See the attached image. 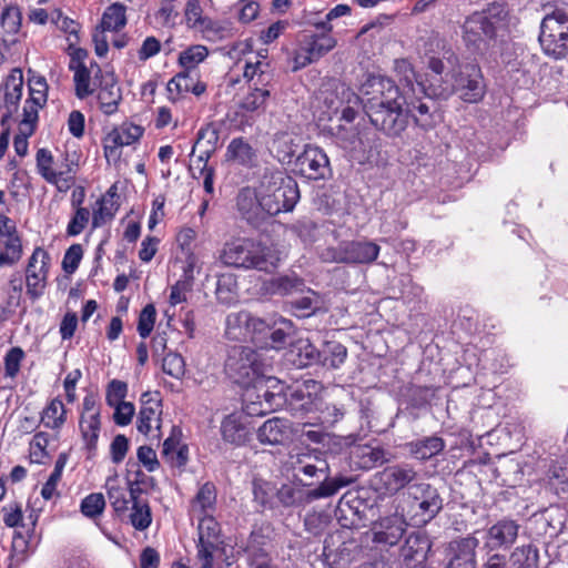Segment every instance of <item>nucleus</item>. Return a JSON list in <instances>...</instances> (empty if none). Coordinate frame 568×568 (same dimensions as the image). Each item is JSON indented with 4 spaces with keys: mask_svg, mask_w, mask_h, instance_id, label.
I'll return each instance as SVG.
<instances>
[{
    "mask_svg": "<svg viewBox=\"0 0 568 568\" xmlns=\"http://www.w3.org/2000/svg\"><path fill=\"white\" fill-rule=\"evenodd\" d=\"M361 92V104L376 129L389 136H398L406 129L408 120L404 105H414V100L393 80L369 77L362 84Z\"/></svg>",
    "mask_w": 568,
    "mask_h": 568,
    "instance_id": "nucleus-1",
    "label": "nucleus"
},
{
    "mask_svg": "<svg viewBox=\"0 0 568 568\" xmlns=\"http://www.w3.org/2000/svg\"><path fill=\"white\" fill-rule=\"evenodd\" d=\"M515 24V18L506 4L489 3L466 18L463 23V42L475 54L496 55L501 51Z\"/></svg>",
    "mask_w": 568,
    "mask_h": 568,
    "instance_id": "nucleus-2",
    "label": "nucleus"
},
{
    "mask_svg": "<svg viewBox=\"0 0 568 568\" xmlns=\"http://www.w3.org/2000/svg\"><path fill=\"white\" fill-rule=\"evenodd\" d=\"M284 256L277 245L237 237L224 244L220 258L227 266L271 273L278 267Z\"/></svg>",
    "mask_w": 568,
    "mask_h": 568,
    "instance_id": "nucleus-3",
    "label": "nucleus"
},
{
    "mask_svg": "<svg viewBox=\"0 0 568 568\" xmlns=\"http://www.w3.org/2000/svg\"><path fill=\"white\" fill-rule=\"evenodd\" d=\"M257 187L268 216L292 211L300 199L297 183L281 170L266 169Z\"/></svg>",
    "mask_w": 568,
    "mask_h": 568,
    "instance_id": "nucleus-4",
    "label": "nucleus"
},
{
    "mask_svg": "<svg viewBox=\"0 0 568 568\" xmlns=\"http://www.w3.org/2000/svg\"><path fill=\"white\" fill-rule=\"evenodd\" d=\"M485 83L480 68L475 63L460 65L458 71L452 73V81L445 84H430L428 94L448 98L458 92L465 102L476 103L485 95Z\"/></svg>",
    "mask_w": 568,
    "mask_h": 568,
    "instance_id": "nucleus-5",
    "label": "nucleus"
},
{
    "mask_svg": "<svg viewBox=\"0 0 568 568\" xmlns=\"http://www.w3.org/2000/svg\"><path fill=\"white\" fill-rule=\"evenodd\" d=\"M243 400L247 414L258 416L283 407L286 395L281 382L265 374L245 389Z\"/></svg>",
    "mask_w": 568,
    "mask_h": 568,
    "instance_id": "nucleus-6",
    "label": "nucleus"
},
{
    "mask_svg": "<svg viewBox=\"0 0 568 568\" xmlns=\"http://www.w3.org/2000/svg\"><path fill=\"white\" fill-rule=\"evenodd\" d=\"M267 366L260 354L247 346L231 347L225 361L226 374L245 389L266 374Z\"/></svg>",
    "mask_w": 568,
    "mask_h": 568,
    "instance_id": "nucleus-7",
    "label": "nucleus"
},
{
    "mask_svg": "<svg viewBox=\"0 0 568 568\" xmlns=\"http://www.w3.org/2000/svg\"><path fill=\"white\" fill-rule=\"evenodd\" d=\"M361 106V98L349 88L341 84L335 91L325 92L322 97L321 113L318 115L320 125L346 122L352 123L355 120Z\"/></svg>",
    "mask_w": 568,
    "mask_h": 568,
    "instance_id": "nucleus-8",
    "label": "nucleus"
},
{
    "mask_svg": "<svg viewBox=\"0 0 568 568\" xmlns=\"http://www.w3.org/2000/svg\"><path fill=\"white\" fill-rule=\"evenodd\" d=\"M539 42L549 57L561 59L568 54V4L542 19Z\"/></svg>",
    "mask_w": 568,
    "mask_h": 568,
    "instance_id": "nucleus-9",
    "label": "nucleus"
},
{
    "mask_svg": "<svg viewBox=\"0 0 568 568\" xmlns=\"http://www.w3.org/2000/svg\"><path fill=\"white\" fill-rule=\"evenodd\" d=\"M408 509L414 525L422 526L430 521L442 509L443 500L436 488L427 483L413 484L407 488Z\"/></svg>",
    "mask_w": 568,
    "mask_h": 568,
    "instance_id": "nucleus-10",
    "label": "nucleus"
},
{
    "mask_svg": "<svg viewBox=\"0 0 568 568\" xmlns=\"http://www.w3.org/2000/svg\"><path fill=\"white\" fill-rule=\"evenodd\" d=\"M323 130L327 131L335 139V142L349 153L352 159L358 162L366 159L367 151L371 148L369 142L365 134L352 123H332L323 125Z\"/></svg>",
    "mask_w": 568,
    "mask_h": 568,
    "instance_id": "nucleus-11",
    "label": "nucleus"
},
{
    "mask_svg": "<svg viewBox=\"0 0 568 568\" xmlns=\"http://www.w3.org/2000/svg\"><path fill=\"white\" fill-rule=\"evenodd\" d=\"M336 40L328 33L306 36L293 55V70L297 71L320 60L336 47Z\"/></svg>",
    "mask_w": 568,
    "mask_h": 568,
    "instance_id": "nucleus-12",
    "label": "nucleus"
},
{
    "mask_svg": "<svg viewBox=\"0 0 568 568\" xmlns=\"http://www.w3.org/2000/svg\"><path fill=\"white\" fill-rule=\"evenodd\" d=\"M293 333L292 322L280 318L273 324L261 322L255 323V345L261 349H281L283 348Z\"/></svg>",
    "mask_w": 568,
    "mask_h": 568,
    "instance_id": "nucleus-13",
    "label": "nucleus"
},
{
    "mask_svg": "<svg viewBox=\"0 0 568 568\" xmlns=\"http://www.w3.org/2000/svg\"><path fill=\"white\" fill-rule=\"evenodd\" d=\"M197 518V559L201 562V568H213V555L220 544L221 528L212 515H205Z\"/></svg>",
    "mask_w": 568,
    "mask_h": 568,
    "instance_id": "nucleus-14",
    "label": "nucleus"
},
{
    "mask_svg": "<svg viewBox=\"0 0 568 568\" xmlns=\"http://www.w3.org/2000/svg\"><path fill=\"white\" fill-rule=\"evenodd\" d=\"M50 256L41 247H37L29 258L26 270L27 293L32 300L39 298L45 288Z\"/></svg>",
    "mask_w": 568,
    "mask_h": 568,
    "instance_id": "nucleus-15",
    "label": "nucleus"
},
{
    "mask_svg": "<svg viewBox=\"0 0 568 568\" xmlns=\"http://www.w3.org/2000/svg\"><path fill=\"white\" fill-rule=\"evenodd\" d=\"M141 408L138 415L136 428L143 435L160 437L162 405L158 392H144L140 398Z\"/></svg>",
    "mask_w": 568,
    "mask_h": 568,
    "instance_id": "nucleus-16",
    "label": "nucleus"
},
{
    "mask_svg": "<svg viewBox=\"0 0 568 568\" xmlns=\"http://www.w3.org/2000/svg\"><path fill=\"white\" fill-rule=\"evenodd\" d=\"M294 170L310 180L324 179L329 173V160L321 148L307 145L296 158Z\"/></svg>",
    "mask_w": 568,
    "mask_h": 568,
    "instance_id": "nucleus-17",
    "label": "nucleus"
},
{
    "mask_svg": "<svg viewBox=\"0 0 568 568\" xmlns=\"http://www.w3.org/2000/svg\"><path fill=\"white\" fill-rule=\"evenodd\" d=\"M243 78L248 83L250 88L270 89L274 78V70L266 50L258 51L245 58Z\"/></svg>",
    "mask_w": 568,
    "mask_h": 568,
    "instance_id": "nucleus-18",
    "label": "nucleus"
},
{
    "mask_svg": "<svg viewBox=\"0 0 568 568\" xmlns=\"http://www.w3.org/2000/svg\"><path fill=\"white\" fill-rule=\"evenodd\" d=\"M22 256V242L14 221L0 214V267L16 264Z\"/></svg>",
    "mask_w": 568,
    "mask_h": 568,
    "instance_id": "nucleus-19",
    "label": "nucleus"
},
{
    "mask_svg": "<svg viewBox=\"0 0 568 568\" xmlns=\"http://www.w3.org/2000/svg\"><path fill=\"white\" fill-rule=\"evenodd\" d=\"M23 74L20 69H13L0 85V111L2 125L18 111L22 97Z\"/></svg>",
    "mask_w": 568,
    "mask_h": 568,
    "instance_id": "nucleus-20",
    "label": "nucleus"
},
{
    "mask_svg": "<svg viewBox=\"0 0 568 568\" xmlns=\"http://www.w3.org/2000/svg\"><path fill=\"white\" fill-rule=\"evenodd\" d=\"M407 523L402 515L394 514L375 521L367 532L372 541L383 546H395L406 531Z\"/></svg>",
    "mask_w": 568,
    "mask_h": 568,
    "instance_id": "nucleus-21",
    "label": "nucleus"
},
{
    "mask_svg": "<svg viewBox=\"0 0 568 568\" xmlns=\"http://www.w3.org/2000/svg\"><path fill=\"white\" fill-rule=\"evenodd\" d=\"M381 247L372 241H349L339 245L336 262L348 264H369L373 263Z\"/></svg>",
    "mask_w": 568,
    "mask_h": 568,
    "instance_id": "nucleus-22",
    "label": "nucleus"
},
{
    "mask_svg": "<svg viewBox=\"0 0 568 568\" xmlns=\"http://www.w3.org/2000/svg\"><path fill=\"white\" fill-rule=\"evenodd\" d=\"M53 156L47 149H40L37 152V169L39 174L48 182L53 184L59 192H67L73 184L74 178L72 169L65 164V170L52 169Z\"/></svg>",
    "mask_w": 568,
    "mask_h": 568,
    "instance_id": "nucleus-23",
    "label": "nucleus"
},
{
    "mask_svg": "<svg viewBox=\"0 0 568 568\" xmlns=\"http://www.w3.org/2000/svg\"><path fill=\"white\" fill-rule=\"evenodd\" d=\"M143 134L140 125L123 123L113 129L104 140V154L108 160L120 158V149L136 142Z\"/></svg>",
    "mask_w": 568,
    "mask_h": 568,
    "instance_id": "nucleus-24",
    "label": "nucleus"
},
{
    "mask_svg": "<svg viewBox=\"0 0 568 568\" xmlns=\"http://www.w3.org/2000/svg\"><path fill=\"white\" fill-rule=\"evenodd\" d=\"M258 187H244L236 197V206L242 215L250 224L260 225L268 217Z\"/></svg>",
    "mask_w": 568,
    "mask_h": 568,
    "instance_id": "nucleus-25",
    "label": "nucleus"
},
{
    "mask_svg": "<svg viewBox=\"0 0 568 568\" xmlns=\"http://www.w3.org/2000/svg\"><path fill=\"white\" fill-rule=\"evenodd\" d=\"M479 541L474 536L454 540L449 544V560L445 568H476V548Z\"/></svg>",
    "mask_w": 568,
    "mask_h": 568,
    "instance_id": "nucleus-26",
    "label": "nucleus"
},
{
    "mask_svg": "<svg viewBox=\"0 0 568 568\" xmlns=\"http://www.w3.org/2000/svg\"><path fill=\"white\" fill-rule=\"evenodd\" d=\"M261 318L252 316L248 312L230 313L225 320V335L232 341L251 339L255 343V323Z\"/></svg>",
    "mask_w": 568,
    "mask_h": 568,
    "instance_id": "nucleus-27",
    "label": "nucleus"
},
{
    "mask_svg": "<svg viewBox=\"0 0 568 568\" xmlns=\"http://www.w3.org/2000/svg\"><path fill=\"white\" fill-rule=\"evenodd\" d=\"M169 99L176 101L185 93H193L199 97L206 90V84L200 81L197 71L185 70L173 77L166 85Z\"/></svg>",
    "mask_w": 568,
    "mask_h": 568,
    "instance_id": "nucleus-28",
    "label": "nucleus"
},
{
    "mask_svg": "<svg viewBox=\"0 0 568 568\" xmlns=\"http://www.w3.org/2000/svg\"><path fill=\"white\" fill-rule=\"evenodd\" d=\"M417 473L407 465H393L386 467L378 475V480L388 493H397L405 487H409L416 479Z\"/></svg>",
    "mask_w": 568,
    "mask_h": 568,
    "instance_id": "nucleus-29",
    "label": "nucleus"
},
{
    "mask_svg": "<svg viewBox=\"0 0 568 568\" xmlns=\"http://www.w3.org/2000/svg\"><path fill=\"white\" fill-rule=\"evenodd\" d=\"M518 530L519 525L515 520H499L487 530L485 547L490 550L509 548L516 541Z\"/></svg>",
    "mask_w": 568,
    "mask_h": 568,
    "instance_id": "nucleus-30",
    "label": "nucleus"
},
{
    "mask_svg": "<svg viewBox=\"0 0 568 568\" xmlns=\"http://www.w3.org/2000/svg\"><path fill=\"white\" fill-rule=\"evenodd\" d=\"M293 429L290 420L274 417L267 419L257 432L258 440L262 444L282 445L291 440Z\"/></svg>",
    "mask_w": 568,
    "mask_h": 568,
    "instance_id": "nucleus-31",
    "label": "nucleus"
},
{
    "mask_svg": "<svg viewBox=\"0 0 568 568\" xmlns=\"http://www.w3.org/2000/svg\"><path fill=\"white\" fill-rule=\"evenodd\" d=\"M121 99V90L116 84L114 74L110 72L101 74L98 101L102 112L106 115L115 113Z\"/></svg>",
    "mask_w": 568,
    "mask_h": 568,
    "instance_id": "nucleus-32",
    "label": "nucleus"
},
{
    "mask_svg": "<svg viewBox=\"0 0 568 568\" xmlns=\"http://www.w3.org/2000/svg\"><path fill=\"white\" fill-rule=\"evenodd\" d=\"M129 493L132 501V511L129 516L130 523L136 530H145L152 523L150 506L146 500L140 498L142 489L136 484L130 483Z\"/></svg>",
    "mask_w": 568,
    "mask_h": 568,
    "instance_id": "nucleus-33",
    "label": "nucleus"
},
{
    "mask_svg": "<svg viewBox=\"0 0 568 568\" xmlns=\"http://www.w3.org/2000/svg\"><path fill=\"white\" fill-rule=\"evenodd\" d=\"M425 97H427L429 99L435 98L434 95H430L427 93H417V97H414L410 93V98L414 100V105L405 104L406 105L405 113H406V115L408 113L412 114L416 124L418 126H420L422 129L430 130L436 125L438 116L435 114V112H433L430 110L432 106L427 102L422 101L423 98H425Z\"/></svg>",
    "mask_w": 568,
    "mask_h": 568,
    "instance_id": "nucleus-34",
    "label": "nucleus"
},
{
    "mask_svg": "<svg viewBox=\"0 0 568 568\" xmlns=\"http://www.w3.org/2000/svg\"><path fill=\"white\" fill-rule=\"evenodd\" d=\"M221 435L225 443L242 446L247 442L250 432L241 416L231 414L222 420Z\"/></svg>",
    "mask_w": 568,
    "mask_h": 568,
    "instance_id": "nucleus-35",
    "label": "nucleus"
},
{
    "mask_svg": "<svg viewBox=\"0 0 568 568\" xmlns=\"http://www.w3.org/2000/svg\"><path fill=\"white\" fill-rule=\"evenodd\" d=\"M276 496L284 507L305 506L318 499L316 488L305 490L293 485H282L277 490Z\"/></svg>",
    "mask_w": 568,
    "mask_h": 568,
    "instance_id": "nucleus-36",
    "label": "nucleus"
},
{
    "mask_svg": "<svg viewBox=\"0 0 568 568\" xmlns=\"http://www.w3.org/2000/svg\"><path fill=\"white\" fill-rule=\"evenodd\" d=\"M395 70L400 77L399 81L403 85V91L406 92L407 97H410V93L414 97H417V93L428 94L429 85L426 88L425 84L417 79L412 64L407 60H397L395 62Z\"/></svg>",
    "mask_w": 568,
    "mask_h": 568,
    "instance_id": "nucleus-37",
    "label": "nucleus"
},
{
    "mask_svg": "<svg viewBox=\"0 0 568 568\" xmlns=\"http://www.w3.org/2000/svg\"><path fill=\"white\" fill-rule=\"evenodd\" d=\"M216 504V488L212 483L203 484L191 501V514L201 517L212 515Z\"/></svg>",
    "mask_w": 568,
    "mask_h": 568,
    "instance_id": "nucleus-38",
    "label": "nucleus"
},
{
    "mask_svg": "<svg viewBox=\"0 0 568 568\" xmlns=\"http://www.w3.org/2000/svg\"><path fill=\"white\" fill-rule=\"evenodd\" d=\"M430 549L428 538L420 532L409 534L400 549L405 561H422Z\"/></svg>",
    "mask_w": 568,
    "mask_h": 568,
    "instance_id": "nucleus-39",
    "label": "nucleus"
},
{
    "mask_svg": "<svg viewBox=\"0 0 568 568\" xmlns=\"http://www.w3.org/2000/svg\"><path fill=\"white\" fill-rule=\"evenodd\" d=\"M162 454L172 466L183 467L186 465L189 449L186 445L181 444L180 433L178 434L175 429L164 440Z\"/></svg>",
    "mask_w": 568,
    "mask_h": 568,
    "instance_id": "nucleus-40",
    "label": "nucleus"
},
{
    "mask_svg": "<svg viewBox=\"0 0 568 568\" xmlns=\"http://www.w3.org/2000/svg\"><path fill=\"white\" fill-rule=\"evenodd\" d=\"M290 354L298 367L310 366L322 358V353L307 338H300L293 343Z\"/></svg>",
    "mask_w": 568,
    "mask_h": 568,
    "instance_id": "nucleus-41",
    "label": "nucleus"
},
{
    "mask_svg": "<svg viewBox=\"0 0 568 568\" xmlns=\"http://www.w3.org/2000/svg\"><path fill=\"white\" fill-rule=\"evenodd\" d=\"M270 97L271 90L267 88H250V91L239 103L241 114L246 115L248 113L264 111Z\"/></svg>",
    "mask_w": 568,
    "mask_h": 568,
    "instance_id": "nucleus-42",
    "label": "nucleus"
},
{
    "mask_svg": "<svg viewBox=\"0 0 568 568\" xmlns=\"http://www.w3.org/2000/svg\"><path fill=\"white\" fill-rule=\"evenodd\" d=\"M226 158L236 164L252 166L256 160L253 148L242 138L233 139L226 150Z\"/></svg>",
    "mask_w": 568,
    "mask_h": 568,
    "instance_id": "nucleus-43",
    "label": "nucleus"
},
{
    "mask_svg": "<svg viewBox=\"0 0 568 568\" xmlns=\"http://www.w3.org/2000/svg\"><path fill=\"white\" fill-rule=\"evenodd\" d=\"M126 24V7L120 2L109 6L103 12L100 28L103 31L116 32Z\"/></svg>",
    "mask_w": 568,
    "mask_h": 568,
    "instance_id": "nucleus-44",
    "label": "nucleus"
},
{
    "mask_svg": "<svg viewBox=\"0 0 568 568\" xmlns=\"http://www.w3.org/2000/svg\"><path fill=\"white\" fill-rule=\"evenodd\" d=\"M292 307L300 317H308L317 312L327 311L324 300L315 292L296 298L292 302Z\"/></svg>",
    "mask_w": 568,
    "mask_h": 568,
    "instance_id": "nucleus-45",
    "label": "nucleus"
},
{
    "mask_svg": "<svg viewBox=\"0 0 568 568\" xmlns=\"http://www.w3.org/2000/svg\"><path fill=\"white\" fill-rule=\"evenodd\" d=\"M67 420V409L60 398H53L41 413V423L51 429H60Z\"/></svg>",
    "mask_w": 568,
    "mask_h": 568,
    "instance_id": "nucleus-46",
    "label": "nucleus"
},
{
    "mask_svg": "<svg viewBox=\"0 0 568 568\" xmlns=\"http://www.w3.org/2000/svg\"><path fill=\"white\" fill-rule=\"evenodd\" d=\"M100 413L89 412V414H82L80 419V429L88 449L92 450L97 446V442L100 433Z\"/></svg>",
    "mask_w": 568,
    "mask_h": 568,
    "instance_id": "nucleus-47",
    "label": "nucleus"
},
{
    "mask_svg": "<svg viewBox=\"0 0 568 568\" xmlns=\"http://www.w3.org/2000/svg\"><path fill=\"white\" fill-rule=\"evenodd\" d=\"M293 469L296 474H303L308 478L315 477L318 473L328 474L329 467L326 460L316 456L303 455L297 457L293 464Z\"/></svg>",
    "mask_w": 568,
    "mask_h": 568,
    "instance_id": "nucleus-48",
    "label": "nucleus"
},
{
    "mask_svg": "<svg viewBox=\"0 0 568 568\" xmlns=\"http://www.w3.org/2000/svg\"><path fill=\"white\" fill-rule=\"evenodd\" d=\"M108 498L111 506L118 515L124 514L129 509L130 497L126 489L118 484L116 477L108 478L105 483Z\"/></svg>",
    "mask_w": 568,
    "mask_h": 568,
    "instance_id": "nucleus-49",
    "label": "nucleus"
},
{
    "mask_svg": "<svg viewBox=\"0 0 568 568\" xmlns=\"http://www.w3.org/2000/svg\"><path fill=\"white\" fill-rule=\"evenodd\" d=\"M74 71V83H75V94L80 99H83L90 95L93 92V88L91 85V73H94V78L101 79L102 71L98 64H91V70L85 68L75 69Z\"/></svg>",
    "mask_w": 568,
    "mask_h": 568,
    "instance_id": "nucleus-50",
    "label": "nucleus"
},
{
    "mask_svg": "<svg viewBox=\"0 0 568 568\" xmlns=\"http://www.w3.org/2000/svg\"><path fill=\"white\" fill-rule=\"evenodd\" d=\"M209 55V50L205 45L194 44L179 54V62L185 70L196 71V67L203 62Z\"/></svg>",
    "mask_w": 568,
    "mask_h": 568,
    "instance_id": "nucleus-51",
    "label": "nucleus"
},
{
    "mask_svg": "<svg viewBox=\"0 0 568 568\" xmlns=\"http://www.w3.org/2000/svg\"><path fill=\"white\" fill-rule=\"evenodd\" d=\"M97 204L98 209L92 214L93 227H100L112 220L119 209L118 201H112V196H102Z\"/></svg>",
    "mask_w": 568,
    "mask_h": 568,
    "instance_id": "nucleus-52",
    "label": "nucleus"
},
{
    "mask_svg": "<svg viewBox=\"0 0 568 568\" xmlns=\"http://www.w3.org/2000/svg\"><path fill=\"white\" fill-rule=\"evenodd\" d=\"M354 481L355 479L353 477L338 475L334 478H329L327 474L325 475V479L316 487L318 499L332 497L341 488L347 487Z\"/></svg>",
    "mask_w": 568,
    "mask_h": 568,
    "instance_id": "nucleus-53",
    "label": "nucleus"
},
{
    "mask_svg": "<svg viewBox=\"0 0 568 568\" xmlns=\"http://www.w3.org/2000/svg\"><path fill=\"white\" fill-rule=\"evenodd\" d=\"M48 99L45 91H29V98L26 100L22 109V119L38 122L39 110L43 108Z\"/></svg>",
    "mask_w": 568,
    "mask_h": 568,
    "instance_id": "nucleus-54",
    "label": "nucleus"
},
{
    "mask_svg": "<svg viewBox=\"0 0 568 568\" xmlns=\"http://www.w3.org/2000/svg\"><path fill=\"white\" fill-rule=\"evenodd\" d=\"M347 357V349L339 343H328L322 352L320 362L329 368H339Z\"/></svg>",
    "mask_w": 568,
    "mask_h": 568,
    "instance_id": "nucleus-55",
    "label": "nucleus"
},
{
    "mask_svg": "<svg viewBox=\"0 0 568 568\" xmlns=\"http://www.w3.org/2000/svg\"><path fill=\"white\" fill-rule=\"evenodd\" d=\"M50 22L67 34L68 43L79 40L80 24L69 17L63 16L60 10L51 11Z\"/></svg>",
    "mask_w": 568,
    "mask_h": 568,
    "instance_id": "nucleus-56",
    "label": "nucleus"
},
{
    "mask_svg": "<svg viewBox=\"0 0 568 568\" xmlns=\"http://www.w3.org/2000/svg\"><path fill=\"white\" fill-rule=\"evenodd\" d=\"M21 11L17 6L10 4L4 8L0 17L3 31L8 34H17L21 28Z\"/></svg>",
    "mask_w": 568,
    "mask_h": 568,
    "instance_id": "nucleus-57",
    "label": "nucleus"
},
{
    "mask_svg": "<svg viewBox=\"0 0 568 568\" xmlns=\"http://www.w3.org/2000/svg\"><path fill=\"white\" fill-rule=\"evenodd\" d=\"M444 448V442L439 437H428L414 444L413 453L418 459H428Z\"/></svg>",
    "mask_w": 568,
    "mask_h": 568,
    "instance_id": "nucleus-58",
    "label": "nucleus"
},
{
    "mask_svg": "<svg viewBox=\"0 0 568 568\" xmlns=\"http://www.w3.org/2000/svg\"><path fill=\"white\" fill-rule=\"evenodd\" d=\"M37 122L21 119L19 122V133L14 136L13 146L18 155L24 156L28 152V138L36 130Z\"/></svg>",
    "mask_w": 568,
    "mask_h": 568,
    "instance_id": "nucleus-59",
    "label": "nucleus"
},
{
    "mask_svg": "<svg viewBox=\"0 0 568 568\" xmlns=\"http://www.w3.org/2000/svg\"><path fill=\"white\" fill-rule=\"evenodd\" d=\"M49 442V434L44 432H39L33 436L30 442V458L33 463L43 464L49 457L47 452Z\"/></svg>",
    "mask_w": 568,
    "mask_h": 568,
    "instance_id": "nucleus-60",
    "label": "nucleus"
},
{
    "mask_svg": "<svg viewBox=\"0 0 568 568\" xmlns=\"http://www.w3.org/2000/svg\"><path fill=\"white\" fill-rule=\"evenodd\" d=\"M201 32L203 37L211 41H216L225 38L229 34V29L219 21L205 18L195 29Z\"/></svg>",
    "mask_w": 568,
    "mask_h": 568,
    "instance_id": "nucleus-61",
    "label": "nucleus"
},
{
    "mask_svg": "<svg viewBox=\"0 0 568 568\" xmlns=\"http://www.w3.org/2000/svg\"><path fill=\"white\" fill-rule=\"evenodd\" d=\"M551 486L561 493H568V460L555 464L549 470Z\"/></svg>",
    "mask_w": 568,
    "mask_h": 568,
    "instance_id": "nucleus-62",
    "label": "nucleus"
},
{
    "mask_svg": "<svg viewBox=\"0 0 568 568\" xmlns=\"http://www.w3.org/2000/svg\"><path fill=\"white\" fill-rule=\"evenodd\" d=\"M105 507L104 496L100 493L88 495L81 503V511L85 517L95 518Z\"/></svg>",
    "mask_w": 568,
    "mask_h": 568,
    "instance_id": "nucleus-63",
    "label": "nucleus"
},
{
    "mask_svg": "<svg viewBox=\"0 0 568 568\" xmlns=\"http://www.w3.org/2000/svg\"><path fill=\"white\" fill-rule=\"evenodd\" d=\"M236 280L232 274H223L217 278L216 296L223 303H231L234 300Z\"/></svg>",
    "mask_w": 568,
    "mask_h": 568,
    "instance_id": "nucleus-64",
    "label": "nucleus"
}]
</instances>
